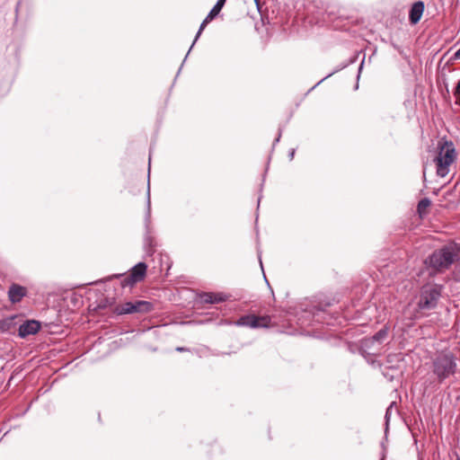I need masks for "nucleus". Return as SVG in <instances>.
<instances>
[{
    "mask_svg": "<svg viewBox=\"0 0 460 460\" xmlns=\"http://www.w3.org/2000/svg\"><path fill=\"white\" fill-rule=\"evenodd\" d=\"M456 158L457 152L454 143L445 138L440 139L438 142L436 155L433 158L437 175L441 178L447 176Z\"/></svg>",
    "mask_w": 460,
    "mask_h": 460,
    "instance_id": "1",
    "label": "nucleus"
},
{
    "mask_svg": "<svg viewBox=\"0 0 460 460\" xmlns=\"http://www.w3.org/2000/svg\"><path fill=\"white\" fill-rule=\"evenodd\" d=\"M459 248L456 243L444 245L435 250L428 258L427 263L438 272H444L458 260Z\"/></svg>",
    "mask_w": 460,
    "mask_h": 460,
    "instance_id": "2",
    "label": "nucleus"
},
{
    "mask_svg": "<svg viewBox=\"0 0 460 460\" xmlns=\"http://www.w3.org/2000/svg\"><path fill=\"white\" fill-rule=\"evenodd\" d=\"M433 373L437 376L438 382L453 376L456 372L457 365L456 357L450 351H442L436 356L433 360Z\"/></svg>",
    "mask_w": 460,
    "mask_h": 460,
    "instance_id": "3",
    "label": "nucleus"
},
{
    "mask_svg": "<svg viewBox=\"0 0 460 460\" xmlns=\"http://www.w3.org/2000/svg\"><path fill=\"white\" fill-rule=\"evenodd\" d=\"M387 336V331L380 330L374 336L361 341L360 348L363 354L375 355L380 349L381 344Z\"/></svg>",
    "mask_w": 460,
    "mask_h": 460,
    "instance_id": "4",
    "label": "nucleus"
},
{
    "mask_svg": "<svg viewBox=\"0 0 460 460\" xmlns=\"http://www.w3.org/2000/svg\"><path fill=\"white\" fill-rule=\"evenodd\" d=\"M402 357L401 353L389 354L384 367V376L389 380H394V377L402 376V372L400 370Z\"/></svg>",
    "mask_w": 460,
    "mask_h": 460,
    "instance_id": "5",
    "label": "nucleus"
},
{
    "mask_svg": "<svg viewBox=\"0 0 460 460\" xmlns=\"http://www.w3.org/2000/svg\"><path fill=\"white\" fill-rule=\"evenodd\" d=\"M269 316H256L254 314L243 315L235 322L237 326H247L250 328H267L270 326Z\"/></svg>",
    "mask_w": 460,
    "mask_h": 460,
    "instance_id": "6",
    "label": "nucleus"
},
{
    "mask_svg": "<svg viewBox=\"0 0 460 460\" xmlns=\"http://www.w3.org/2000/svg\"><path fill=\"white\" fill-rule=\"evenodd\" d=\"M439 296V292L435 288L423 290L418 303L419 308L429 310L436 307Z\"/></svg>",
    "mask_w": 460,
    "mask_h": 460,
    "instance_id": "7",
    "label": "nucleus"
},
{
    "mask_svg": "<svg viewBox=\"0 0 460 460\" xmlns=\"http://www.w3.org/2000/svg\"><path fill=\"white\" fill-rule=\"evenodd\" d=\"M152 308V305L146 301H137L136 303L128 302L119 307H117L116 312L119 314H132L135 312H148Z\"/></svg>",
    "mask_w": 460,
    "mask_h": 460,
    "instance_id": "8",
    "label": "nucleus"
},
{
    "mask_svg": "<svg viewBox=\"0 0 460 460\" xmlns=\"http://www.w3.org/2000/svg\"><path fill=\"white\" fill-rule=\"evenodd\" d=\"M425 10L423 1L414 2L409 10V22L411 25H416L421 19Z\"/></svg>",
    "mask_w": 460,
    "mask_h": 460,
    "instance_id": "9",
    "label": "nucleus"
},
{
    "mask_svg": "<svg viewBox=\"0 0 460 460\" xmlns=\"http://www.w3.org/2000/svg\"><path fill=\"white\" fill-rule=\"evenodd\" d=\"M226 0H217V4L214 5V7L211 9L209 13L207 15V17L204 19V21L201 22L199 29L196 35V40H198L202 32V31L205 29L207 24L210 22L221 11L223 8L225 3Z\"/></svg>",
    "mask_w": 460,
    "mask_h": 460,
    "instance_id": "10",
    "label": "nucleus"
},
{
    "mask_svg": "<svg viewBox=\"0 0 460 460\" xmlns=\"http://www.w3.org/2000/svg\"><path fill=\"white\" fill-rule=\"evenodd\" d=\"M40 329V323L35 320L26 321L19 327V336L25 338L28 335L36 334Z\"/></svg>",
    "mask_w": 460,
    "mask_h": 460,
    "instance_id": "11",
    "label": "nucleus"
},
{
    "mask_svg": "<svg viewBox=\"0 0 460 460\" xmlns=\"http://www.w3.org/2000/svg\"><path fill=\"white\" fill-rule=\"evenodd\" d=\"M146 264L144 262H139L135 265L131 270L130 276L127 280V283L131 285L141 281L146 276Z\"/></svg>",
    "mask_w": 460,
    "mask_h": 460,
    "instance_id": "12",
    "label": "nucleus"
},
{
    "mask_svg": "<svg viewBox=\"0 0 460 460\" xmlns=\"http://www.w3.org/2000/svg\"><path fill=\"white\" fill-rule=\"evenodd\" d=\"M26 294L27 289L17 284H13L8 290V297L13 304L19 303Z\"/></svg>",
    "mask_w": 460,
    "mask_h": 460,
    "instance_id": "13",
    "label": "nucleus"
},
{
    "mask_svg": "<svg viewBox=\"0 0 460 460\" xmlns=\"http://www.w3.org/2000/svg\"><path fill=\"white\" fill-rule=\"evenodd\" d=\"M431 205V200L429 198H423L418 202L417 214L420 219H423L429 214Z\"/></svg>",
    "mask_w": 460,
    "mask_h": 460,
    "instance_id": "14",
    "label": "nucleus"
},
{
    "mask_svg": "<svg viewBox=\"0 0 460 460\" xmlns=\"http://www.w3.org/2000/svg\"><path fill=\"white\" fill-rule=\"evenodd\" d=\"M200 298L204 303L215 304L225 301L226 296H224L223 294L204 293L201 295Z\"/></svg>",
    "mask_w": 460,
    "mask_h": 460,
    "instance_id": "15",
    "label": "nucleus"
},
{
    "mask_svg": "<svg viewBox=\"0 0 460 460\" xmlns=\"http://www.w3.org/2000/svg\"><path fill=\"white\" fill-rule=\"evenodd\" d=\"M15 318L16 316L13 315L0 320V332H6L11 331L15 325Z\"/></svg>",
    "mask_w": 460,
    "mask_h": 460,
    "instance_id": "16",
    "label": "nucleus"
},
{
    "mask_svg": "<svg viewBox=\"0 0 460 460\" xmlns=\"http://www.w3.org/2000/svg\"><path fill=\"white\" fill-rule=\"evenodd\" d=\"M394 402H392L389 407L387 408L386 410V412H385V426L386 428H388V423H389V420H390V416L393 412V408H394ZM387 430V429H385Z\"/></svg>",
    "mask_w": 460,
    "mask_h": 460,
    "instance_id": "17",
    "label": "nucleus"
},
{
    "mask_svg": "<svg viewBox=\"0 0 460 460\" xmlns=\"http://www.w3.org/2000/svg\"><path fill=\"white\" fill-rule=\"evenodd\" d=\"M454 96L456 98V102L460 105V81L457 83L455 88Z\"/></svg>",
    "mask_w": 460,
    "mask_h": 460,
    "instance_id": "18",
    "label": "nucleus"
},
{
    "mask_svg": "<svg viewBox=\"0 0 460 460\" xmlns=\"http://www.w3.org/2000/svg\"><path fill=\"white\" fill-rule=\"evenodd\" d=\"M455 58L460 59V49L455 53Z\"/></svg>",
    "mask_w": 460,
    "mask_h": 460,
    "instance_id": "19",
    "label": "nucleus"
},
{
    "mask_svg": "<svg viewBox=\"0 0 460 460\" xmlns=\"http://www.w3.org/2000/svg\"><path fill=\"white\" fill-rule=\"evenodd\" d=\"M177 350L183 351V350H185V349L184 348H177Z\"/></svg>",
    "mask_w": 460,
    "mask_h": 460,
    "instance_id": "20",
    "label": "nucleus"
},
{
    "mask_svg": "<svg viewBox=\"0 0 460 460\" xmlns=\"http://www.w3.org/2000/svg\"><path fill=\"white\" fill-rule=\"evenodd\" d=\"M196 41H197V40L195 39L192 45H190V48H193V45L195 44Z\"/></svg>",
    "mask_w": 460,
    "mask_h": 460,
    "instance_id": "21",
    "label": "nucleus"
},
{
    "mask_svg": "<svg viewBox=\"0 0 460 460\" xmlns=\"http://www.w3.org/2000/svg\"><path fill=\"white\" fill-rule=\"evenodd\" d=\"M291 158L294 156V150L290 153Z\"/></svg>",
    "mask_w": 460,
    "mask_h": 460,
    "instance_id": "22",
    "label": "nucleus"
},
{
    "mask_svg": "<svg viewBox=\"0 0 460 460\" xmlns=\"http://www.w3.org/2000/svg\"><path fill=\"white\" fill-rule=\"evenodd\" d=\"M456 460H460V458L458 457Z\"/></svg>",
    "mask_w": 460,
    "mask_h": 460,
    "instance_id": "23",
    "label": "nucleus"
}]
</instances>
